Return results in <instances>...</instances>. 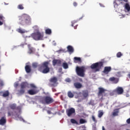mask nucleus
<instances>
[{
  "label": "nucleus",
  "mask_w": 130,
  "mask_h": 130,
  "mask_svg": "<svg viewBox=\"0 0 130 130\" xmlns=\"http://www.w3.org/2000/svg\"><path fill=\"white\" fill-rule=\"evenodd\" d=\"M27 93L29 95H35L36 94H37V91L33 89H30L28 90Z\"/></svg>",
  "instance_id": "nucleus-20"
},
{
  "label": "nucleus",
  "mask_w": 130,
  "mask_h": 130,
  "mask_svg": "<svg viewBox=\"0 0 130 130\" xmlns=\"http://www.w3.org/2000/svg\"><path fill=\"white\" fill-rule=\"evenodd\" d=\"M120 4H122V1H121L119 0H115L113 3L115 9H118V6H119Z\"/></svg>",
  "instance_id": "nucleus-11"
},
{
  "label": "nucleus",
  "mask_w": 130,
  "mask_h": 130,
  "mask_svg": "<svg viewBox=\"0 0 130 130\" xmlns=\"http://www.w3.org/2000/svg\"><path fill=\"white\" fill-rule=\"evenodd\" d=\"M18 86H19V84H18V83H16L14 84V87L15 88H17V87H18Z\"/></svg>",
  "instance_id": "nucleus-50"
},
{
  "label": "nucleus",
  "mask_w": 130,
  "mask_h": 130,
  "mask_svg": "<svg viewBox=\"0 0 130 130\" xmlns=\"http://www.w3.org/2000/svg\"><path fill=\"white\" fill-rule=\"evenodd\" d=\"M5 17L3 14H0V21H4Z\"/></svg>",
  "instance_id": "nucleus-42"
},
{
  "label": "nucleus",
  "mask_w": 130,
  "mask_h": 130,
  "mask_svg": "<svg viewBox=\"0 0 130 130\" xmlns=\"http://www.w3.org/2000/svg\"><path fill=\"white\" fill-rule=\"evenodd\" d=\"M32 67L34 69H37L38 67H39V65H38L37 62H34L32 63Z\"/></svg>",
  "instance_id": "nucleus-28"
},
{
  "label": "nucleus",
  "mask_w": 130,
  "mask_h": 130,
  "mask_svg": "<svg viewBox=\"0 0 130 130\" xmlns=\"http://www.w3.org/2000/svg\"><path fill=\"white\" fill-rule=\"evenodd\" d=\"M57 64H58V66H59V64H61V60L59 59H57Z\"/></svg>",
  "instance_id": "nucleus-44"
},
{
  "label": "nucleus",
  "mask_w": 130,
  "mask_h": 130,
  "mask_svg": "<svg viewBox=\"0 0 130 130\" xmlns=\"http://www.w3.org/2000/svg\"><path fill=\"white\" fill-rule=\"evenodd\" d=\"M111 71V67H106L104 68L103 73L104 74H106V75H107Z\"/></svg>",
  "instance_id": "nucleus-13"
},
{
  "label": "nucleus",
  "mask_w": 130,
  "mask_h": 130,
  "mask_svg": "<svg viewBox=\"0 0 130 130\" xmlns=\"http://www.w3.org/2000/svg\"><path fill=\"white\" fill-rule=\"evenodd\" d=\"M102 67H103V62L102 61L94 63L90 66V68L93 70L94 73L99 72L102 69Z\"/></svg>",
  "instance_id": "nucleus-3"
},
{
  "label": "nucleus",
  "mask_w": 130,
  "mask_h": 130,
  "mask_svg": "<svg viewBox=\"0 0 130 130\" xmlns=\"http://www.w3.org/2000/svg\"><path fill=\"white\" fill-rule=\"evenodd\" d=\"M62 69L61 68L59 69L60 71H61Z\"/></svg>",
  "instance_id": "nucleus-59"
},
{
  "label": "nucleus",
  "mask_w": 130,
  "mask_h": 130,
  "mask_svg": "<svg viewBox=\"0 0 130 130\" xmlns=\"http://www.w3.org/2000/svg\"><path fill=\"white\" fill-rule=\"evenodd\" d=\"M86 123V120L83 118L80 119V123L83 124V123Z\"/></svg>",
  "instance_id": "nucleus-37"
},
{
  "label": "nucleus",
  "mask_w": 130,
  "mask_h": 130,
  "mask_svg": "<svg viewBox=\"0 0 130 130\" xmlns=\"http://www.w3.org/2000/svg\"><path fill=\"white\" fill-rule=\"evenodd\" d=\"M103 114H104L103 112L101 111H99V114H98V117H99V118H101L102 116H103Z\"/></svg>",
  "instance_id": "nucleus-30"
},
{
  "label": "nucleus",
  "mask_w": 130,
  "mask_h": 130,
  "mask_svg": "<svg viewBox=\"0 0 130 130\" xmlns=\"http://www.w3.org/2000/svg\"><path fill=\"white\" fill-rule=\"evenodd\" d=\"M126 122H127V123L129 124V123H130V118L126 120Z\"/></svg>",
  "instance_id": "nucleus-49"
},
{
  "label": "nucleus",
  "mask_w": 130,
  "mask_h": 130,
  "mask_svg": "<svg viewBox=\"0 0 130 130\" xmlns=\"http://www.w3.org/2000/svg\"><path fill=\"white\" fill-rule=\"evenodd\" d=\"M45 33H46V34H47L48 35H50V34H51V33H52L51 29H50V28L46 29Z\"/></svg>",
  "instance_id": "nucleus-25"
},
{
  "label": "nucleus",
  "mask_w": 130,
  "mask_h": 130,
  "mask_svg": "<svg viewBox=\"0 0 130 130\" xmlns=\"http://www.w3.org/2000/svg\"><path fill=\"white\" fill-rule=\"evenodd\" d=\"M89 105H92V106H94L95 105V104L94 103V101L90 100L89 102L88 103Z\"/></svg>",
  "instance_id": "nucleus-39"
},
{
  "label": "nucleus",
  "mask_w": 130,
  "mask_h": 130,
  "mask_svg": "<svg viewBox=\"0 0 130 130\" xmlns=\"http://www.w3.org/2000/svg\"><path fill=\"white\" fill-rule=\"evenodd\" d=\"M26 44H20V46H21L22 47H23L24 46V45H26Z\"/></svg>",
  "instance_id": "nucleus-52"
},
{
  "label": "nucleus",
  "mask_w": 130,
  "mask_h": 130,
  "mask_svg": "<svg viewBox=\"0 0 130 130\" xmlns=\"http://www.w3.org/2000/svg\"><path fill=\"white\" fill-rule=\"evenodd\" d=\"M115 93H116V91H115V89H114L110 92V96H114V95H115Z\"/></svg>",
  "instance_id": "nucleus-33"
},
{
  "label": "nucleus",
  "mask_w": 130,
  "mask_h": 130,
  "mask_svg": "<svg viewBox=\"0 0 130 130\" xmlns=\"http://www.w3.org/2000/svg\"><path fill=\"white\" fill-rule=\"evenodd\" d=\"M109 81H110V82H113L114 84H117L119 80L117 78L113 77L110 78Z\"/></svg>",
  "instance_id": "nucleus-14"
},
{
  "label": "nucleus",
  "mask_w": 130,
  "mask_h": 130,
  "mask_svg": "<svg viewBox=\"0 0 130 130\" xmlns=\"http://www.w3.org/2000/svg\"><path fill=\"white\" fill-rule=\"evenodd\" d=\"M30 87H31V88H34V89H36V86L34 84H30Z\"/></svg>",
  "instance_id": "nucleus-46"
},
{
  "label": "nucleus",
  "mask_w": 130,
  "mask_h": 130,
  "mask_svg": "<svg viewBox=\"0 0 130 130\" xmlns=\"http://www.w3.org/2000/svg\"><path fill=\"white\" fill-rule=\"evenodd\" d=\"M73 6L74 7H77V6H78V3L77 2H74Z\"/></svg>",
  "instance_id": "nucleus-47"
},
{
  "label": "nucleus",
  "mask_w": 130,
  "mask_h": 130,
  "mask_svg": "<svg viewBox=\"0 0 130 130\" xmlns=\"http://www.w3.org/2000/svg\"><path fill=\"white\" fill-rule=\"evenodd\" d=\"M52 64H53V66H54V67L56 66V64H57V59L53 60Z\"/></svg>",
  "instance_id": "nucleus-34"
},
{
  "label": "nucleus",
  "mask_w": 130,
  "mask_h": 130,
  "mask_svg": "<svg viewBox=\"0 0 130 130\" xmlns=\"http://www.w3.org/2000/svg\"><path fill=\"white\" fill-rule=\"evenodd\" d=\"M99 92L98 93V97H101V99H103V94H105L106 90L103 87H99Z\"/></svg>",
  "instance_id": "nucleus-7"
},
{
  "label": "nucleus",
  "mask_w": 130,
  "mask_h": 130,
  "mask_svg": "<svg viewBox=\"0 0 130 130\" xmlns=\"http://www.w3.org/2000/svg\"><path fill=\"white\" fill-rule=\"evenodd\" d=\"M17 31L19 33H21V34H23L26 32L25 30L22 29L21 28H18Z\"/></svg>",
  "instance_id": "nucleus-31"
},
{
  "label": "nucleus",
  "mask_w": 130,
  "mask_h": 130,
  "mask_svg": "<svg viewBox=\"0 0 130 130\" xmlns=\"http://www.w3.org/2000/svg\"><path fill=\"white\" fill-rule=\"evenodd\" d=\"M125 9L126 10H127V12H129L130 11V6H129V4H128V3H126L125 5Z\"/></svg>",
  "instance_id": "nucleus-27"
},
{
  "label": "nucleus",
  "mask_w": 130,
  "mask_h": 130,
  "mask_svg": "<svg viewBox=\"0 0 130 130\" xmlns=\"http://www.w3.org/2000/svg\"><path fill=\"white\" fill-rule=\"evenodd\" d=\"M18 94L19 95H22V94H24L25 93V90L24 88H21L20 90H18Z\"/></svg>",
  "instance_id": "nucleus-24"
},
{
  "label": "nucleus",
  "mask_w": 130,
  "mask_h": 130,
  "mask_svg": "<svg viewBox=\"0 0 130 130\" xmlns=\"http://www.w3.org/2000/svg\"><path fill=\"white\" fill-rule=\"evenodd\" d=\"M18 9L19 10H24V6H23V5L20 4L18 6Z\"/></svg>",
  "instance_id": "nucleus-36"
},
{
  "label": "nucleus",
  "mask_w": 130,
  "mask_h": 130,
  "mask_svg": "<svg viewBox=\"0 0 130 130\" xmlns=\"http://www.w3.org/2000/svg\"><path fill=\"white\" fill-rule=\"evenodd\" d=\"M102 129H103V130H105V128H104V126H103V127H102Z\"/></svg>",
  "instance_id": "nucleus-56"
},
{
  "label": "nucleus",
  "mask_w": 130,
  "mask_h": 130,
  "mask_svg": "<svg viewBox=\"0 0 130 130\" xmlns=\"http://www.w3.org/2000/svg\"><path fill=\"white\" fill-rule=\"evenodd\" d=\"M70 121L71 123H75L76 124H78V122L75 120V119H71Z\"/></svg>",
  "instance_id": "nucleus-35"
},
{
  "label": "nucleus",
  "mask_w": 130,
  "mask_h": 130,
  "mask_svg": "<svg viewBox=\"0 0 130 130\" xmlns=\"http://www.w3.org/2000/svg\"><path fill=\"white\" fill-rule=\"evenodd\" d=\"M50 83H52L51 85L52 87H56V83L57 82V78L55 77H53L50 79Z\"/></svg>",
  "instance_id": "nucleus-10"
},
{
  "label": "nucleus",
  "mask_w": 130,
  "mask_h": 130,
  "mask_svg": "<svg viewBox=\"0 0 130 130\" xmlns=\"http://www.w3.org/2000/svg\"><path fill=\"white\" fill-rule=\"evenodd\" d=\"M66 113L68 115V116H72L73 114H74V113H76V110H75V108H71L70 109H68L66 110Z\"/></svg>",
  "instance_id": "nucleus-8"
},
{
  "label": "nucleus",
  "mask_w": 130,
  "mask_h": 130,
  "mask_svg": "<svg viewBox=\"0 0 130 130\" xmlns=\"http://www.w3.org/2000/svg\"><path fill=\"white\" fill-rule=\"evenodd\" d=\"M82 94L84 98H87V97L89 96V92L88 90H84L82 92Z\"/></svg>",
  "instance_id": "nucleus-21"
},
{
  "label": "nucleus",
  "mask_w": 130,
  "mask_h": 130,
  "mask_svg": "<svg viewBox=\"0 0 130 130\" xmlns=\"http://www.w3.org/2000/svg\"><path fill=\"white\" fill-rule=\"evenodd\" d=\"M40 102L42 103V104H51V103H53L54 102V100L53 99L50 97V96H45L42 97L40 99Z\"/></svg>",
  "instance_id": "nucleus-5"
},
{
  "label": "nucleus",
  "mask_w": 130,
  "mask_h": 130,
  "mask_svg": "<svg viewBox=\"0 0 130 130\" xmlns=\"http://www.w3.org/2000/svg\"><path fill=\"white\" fill-rule=\"evenodd\" d=\"M25 72L29 74V73H31V67L29 65H26L25 67Z\"/></svg>",
  "instance_id": "nucleus-19"
},
{
  "label": "nucleus",
  "mask_w": 130,
  "mask_h": 130,
  "mask_svg": "<svg viewBox=\"0 0 130 130\" xmlns=\"http://www.w3.org/2000/svg\"><path fill=\"white\" fill-rule=\"evenodd\" d=\"M28 86V83L27 82H22L20 84L21 89H25Z\"/></svg>",
  "instance_id": "nucleus-23"
},
{
  "label": "nucleus",
  "mask_w": 130,
  "mask_h": 130,
  "mask_svg": "<svg viewBox=\"0 0 130 130\" xmlns=\"http://www.w3.org/2000/svg\"><path fill=\"white\" fill-rule=\"evenodd\" d=\"M74 29H77V27H76V26H75V27H74Z\"/></svg>",
  "instance_id": "nucleus-58"
},
{
  "label": "nucleus",
  "mask_w": 130,
  "mask_h": 130,
  "mask_svg": "<svg viewBox=\"0 0 130 130\" xmlns=\"http://www.w3.org/2000/svg\"><path fill=\"white\" fill-rule=\"evenodd\" d=\"M0 86L1 87H3V86H4V82L2 81H0Z\"/></svg>",
  "instance_id": "nucleus-48"
},
{
  "label": "nucleus",
  "mask_w": 130,
  "mask_h": 130,
  "mask_svg": "<svg viewBox=\"0 0 130 130\" xmlns=\"http://www.w3.org/2000/svg\"><path fill=\"white\" fill-rule=\"evenodd\" d=\"M4 23L0 21V26H2V25H3Z\"/></svg>",
  "instance_id": "nucleus-53"
},
{
  "label": "nucleus",
  "mask_w": 130,
  "mask_h": 130,
  "mask_svg": "<svg viewBox=\"0 0 130 130\" xmlns=\"http://www.w3.org/2000/svg\"><path fill=\"white\" fill-rule=\"evenodd\" d=\"M9 107L10 108H11V109H12V110H15V109H16L17 107L16 106V104H13L10 105Z\"/></svg>",
  "instance_id": "nucleus-26"
},
{
  "label": "nucleus",
  "mask_w": 130,
  "mask_h": 130,
  "mask_svg": "<svg viewBox=\"0 0 130 130\" xmlns=\"http://www.w3.org/2000/svg\"><path fill=\"white\" fill-rule=\"evenodd\" d=\"M115 90L116 91V93L118 94V95H122V94H123V88H122V87H119L118 86L115 89Z\"/></svg>",
  "instance_id": "nucleus-9"
},
{
  "label": "nucleus",
  "mask_w": 130,
  "mask_h": 130,
  "mask_svg": "<svg viewBox=\"0 0 130 130\" xmlns=\"http://www.w3.org/2000/svg\"><path fill=\"white\" fill-rule=\"evenodd\" d=\"M75 23H77V21H72V25H71V26H72V27H74V25L75 24Z\"/></svg>",
  "instance_id": "nucleus-45"
},
{
  "label": "nucleus",
  "mask_w": 130,
  "mask_h": 130,
  "mask_svg": "<svg viewBox=\"0 0 130 130\" xmlns=\"http://www.w3.org/2000/svg\"><path fill=\"white\" fill-rule=\"evenodd\" d=\"M74 86L76 89H81V88H83V85L80 82H75L74 83Z\"/></svg>",
  "instance_id": "nucleus-12"
},
{
  "label": "nucleus",
  "mask_w": 130,
  "mask_h": 130,
  "mask_svg": "<svg viewBox=\"0 0 130 130\" xmlns=\"http://www.w3.org/2000/svg\"><path fill=\"white\" fill-rule=\"evenodd\" d=\"M47 112L48 114H51V111L50 110H48Z\"/></svg>",
  "instance_id": "nucleus-51"
},
{
  "label": "nucleus",
  "mask_w": 130,
  "mask_h": 130,
  "mask_svg": "<svg viewBox=\"0 0 130 130\" xmlns=\"http://www.w3.org/2000/svg\"><path fill=\"white\" fill-rule=\"evenodd\" d=\"M19 24L24 26L31 23V17L27 14H23L18 16Z\"/></svg>",
  "instance_id": "nucleus-1"
},
{
  "label": "nucleus",
  "mask_w": 130,
  "mask_h": 130,
  "mask_svg": "<svg viewBox=\"0 0 130 130\" xmlns=\"http://www.w3.org/2000/svg\"><path fill=\"white\" fill-rule=\"evenodd\" d=\"M127 130H130V129H127Z\"/></svg>",
  "instance_id": "nucleus-63"
},
{
  "label": "nucleus",
  "mask_w": 130,
  "mask_h": 130,
  "mask_svg": "<svg viewBox=\"0 0 130 130\" xmlns=\"http://www.w3.org/2000/svg\"><path fill=\"white\" fill-rule=\"evenodd\" d=\"M9 95H10V93L9 92L8 90H7L3 93V97H8Z\"/></svg>",
  "instance_id": "nucleus-29"
},
{
  "label": "nucleus",
  "mask_w": 130,
  "mask_h": 130,
  "mask_svg": "<svg viewBox=\"0 0 130 130\" xmlns=\"http://www.w3.org/2000/svg\"><path fill=\"white\" fill-rule=\"evenodd\" d=\"M76 73L79 77H84L85 76V68L84 67H77Z\"/></svg>",
  "instance_id": "nucleus-6"
},
{
  "label": "nucleus",
  "mask_w": 130,
  "mask_h": 130,
  "mask_svg": "<svg viewBox=\"0 0 130 130\" xmlns=\"http://www.w3.org/2000/svg\"><path fill=\"white\" fill-rule=\"evenodd\" d=\"M32 38L36 41H39V40H43V37H44V34L41 32L40 31H37L31 34Z\"/></svg>",
  "instance_id": "nucleus-4"
},
{
  "label": "nucleus",
  "mask_w": 130,
  "mask_h": 130,
  "mask_svg": "<svg viewBox=\"0 0 130 130\" xmlns=\"http://www.w3.org/2000/svg\"><path fill=\"white\" fill-rule=\"evenodd\" d=\"M128 77L129 78V79H130V73L128 74Z\"/></svg>",
  "instance_id": "nucleus-55"
},
{
  "label": "nucleus",
  "mask_w": 130,
  "mask_h": 130,
  "mask_svg": "<svg viewBox=\"0 0 130 130\" xmlns=\"http://www.w3.org/2000/svg\"><path fill=\"white\" fill-rule=\"evenodd\" d=\"M35 52V50L33 47H28V53H29V54H31L32 53H34Z\"/></svg>",
  "instance_id": "nucleus-22"
},
{
  "label": "nucleus",
  "mask_w": 130,
  "mask_h": 130,
  "mask_svg": "<svg viewBox=\"0 0 130 130\" xmlns=\"http://www.w3.org/2000/svg\"><path fill=\"white\" fill-rule=\"evenodd\" d=\"M15 114H14L13 112H12L11 111H9L8 112V116H18V113L16 112V111L14 112Z\"/></svg>",
  "instance_id": "nucleus-16"
},
{
  "label": "nucleus",
  "mask_w": 130,
  "mask_h": 130,
  "mask_svg": "<svg viewBox=\"0 0 130 130\" xmlns=\"http://www.w3.org/2000/svg\"><path fill=\"white\" fill-rule=\"evenodd\" d=\"M123 2H125V3H127L128 2V0H123Z\"/></svg>",
  "instance_id": "nucleus-54"
},
{
  "label": "nucleus",
  "mask_w": 130,
  "mask_h": 130,
  "mask_svg": "<svg viewBox=\"0 0 130 130\" xmlns=\"http://www.w3.org/2000/svg\"><path fill=\"white\" fill-rule=\"evenodd\" d=\"M113 116H117V115H118V111H114V112H113Z\"/></svg>",
  "instance_id": "nucleus-41"
},
{
  "label": "nucleus",
  "mask_w": 130,
  "mask_h": 130,
  "mask_svg": "<svg viewBox=\"0 0 130 130\" xmlns=\"http://www.w3.org/2000/svg\"><path fill=\"white\" fill-rule=\"evenodd\" d=\"M48 66H49V61H46L43 62L39 68V71L43 74H48L50 72V68Z\"/></svg>",
  "instance_id": "nucleus-2"
},
{
  "label": "nucleus",
  "mask_w": 130,
  "mask_h": 130,
  "mask_svg": "<svg viewBox=\"0 0 130 130\" xmlns=\"http://www.w3.org/2000/svg\"><path fill=\"white\" fill-rule=\"evenodd\" d=\"M82 130H86V128L84 127Z\"/></svg>",
  "instance_id": "nucleus-57"
},
{
  "label": "nucleus",
  "mask_w": 130,
  "mask_h": 130,
  "mask_svg": "<svg viewBox=\"0 0 130 130\" xmlns=\"http://www.w3.org/2000/svg\"><path fill=\"white\" fill-rule=\"evenodd\" d=\"M121 56H122L121 52H118L117 53V57H121Z\"/></svg>",
  "instance_id": "nucleus-43"
},
{
  "label": "nucleus",
  "mask_w": 130,
  "mask_h": 130,
  "mask_svg": "<svg viewBox=\"0 0 130 130\" xmlns=\"http://www.w3.org/2000/svg\"><path fill=\"white\" fill-rule=\"evenodd\" d=\"M74 60H76V61L81 62V58L80 57H75Z\"/></svg>",
  "instance_id": "nucleus-40"
},
{
  "label": "nucleus",
  "mask_w": 130,
  "mask_h": 130,
  "mask_svg": "<svg viewBox=\"0 0 130 130\" xmlns=\"http://www.w3.org/2000/svg\"><path fill=\"white\" fill-rule=\"evenodd\" d=\"M81 82H83V80H81Z\"/></svg>",
  "instance_id": "nucleus-61"
},
{
  "label": "nucleus",
  "mask_w": 130,
  "mask_h": 130,
  "mask_svg": "<svg viewBox=\"0 0 130 130\" xmlns=\"http://www.w3.org/2000/svg\"><path fill=\"white\" fill-rule=\"evenodd\" d=\"M7 122L6 117H2L0 119V125H5Z\"/></svg>",
  "instance_id": "nucleus-15"
},
{
  "label": "nucleus",
  "mask_w": 130,
  "mask_h": 130,
  "mask_svg": "<svg viewBox=\"0 0 130 130\" xmlns=\"http://www.w3.org/2000/svg\"><path fill=\"white\" fill-rule=\"evenodd\" d=\"M67 50L68 52H69L71 54L73 53L74 51V47L72 46H68L67 47Z\"/></svg>",
  "instance_id": "nucleus-17"
},
{
  "label": "nucleus",
  "mask_w": 130,
  "mask_h": 130,
  "mask_svg": "<svg viewBox=\"0 0 130 130\" xmlns=\"http://www.w3.org/2000/svg\"><path fill=\"white\" fill-rule=\"evenodd\" d=\"M34 27H37L38 26H35Z\"/></svg>",
  "instance_id": "nucleus-60"
},
{
  "label": "nucleus",
  "mask_w": 130,
  "mask_h": 130,
  "mask_svg": "<svg viewBox=\"0 0 130 130\" xmlns=\"http://www.w3.org/2000/svg\"><path fill=\"white\" fill-rule=\"evenodd\" d=\"M67 94L69 98H74L75 96V92H72V91H69Z\"/></svg>",
  "instance_id": "nucleus-18"
},
{
  "label": "nucleus",
  "mask_w": 130,
  "mask_h": 130,
  "mask_svg": "<svg viewBox=\"0 0 130 130\" xmlns=\"http://www.w3.org/2000/svg\"><path fill=\"white\" fill-rule=\"evenodd\" d=\"M119 1H122V0H119Z\"/></svg>",
  "instance_id": "nucleus-62"
},
{
  "label": "nucleus",
  "mask_w": 130,
  "mask_h": 130,
  "mask_svg": "<svg viewBox=\"0 0 130 130\" xmlns=\"http://www.w3.org/2000/svg\"><path fill=\"white\" fill-rule=\"evenodd\" d=\"M92 120L93 122H94V123H97V120H96V118H95V116L92 115L91 116Z\"/></svg>",
  "instance_id": "nucleus-38"
},
{
  "label": "nucleus",
  "mask_w": 130,
  "mask_h": 130,
  "mask_svg": "<svg viewBox=\"0 0 130 130\" xmlns=\"http://www.w3.org/2000/svg\"><path fill=\"white\" fill-rule=\"evenodd\" d=\"M62 66H63V68L65 69L69 68V65L67 63L63 62L62 64Z\"/></svg>",
  "instance_id": "nucleus-32"
}]
</instances>
